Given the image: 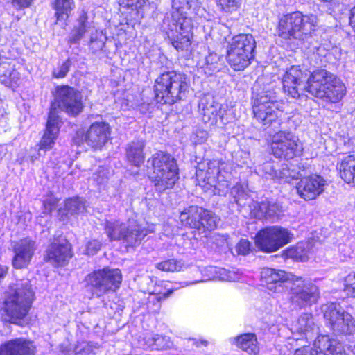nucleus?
Returning a JSON list of instances; mask_svg holds the SVG:
<instances>
[{"mask_svg":"<svg viewBox=\"0 0 355 355\" xmlns=\"http://www.w3.org/2000/svg\"><path fill=\"white\" fill-rule=\"evenodd\" d=\"M173 12L164 19V31L171 44L178 51L187 50L191 46L193 24L191 14L202 17L205 10L198 0H173Z\"/></svg>","mask_w":355,"mask_h":355,"instance_id":"obj_1","label":"nucleus"},{"mask_svg":"<svg viewBox=\"0 0 355 355\" xmlns=\"http://www.w3.org/2000/svg\"><path fill=\"white\" fill-rule=\"evenodd\" d=\"M34 299V292L28 279L17 281L10 286L5 300L4 311L8 321L22 325Z\"/></svg>","mask_w":355,"mask_h":355,"instance_id":"obj_2","label":"nucleus"},{"mask_svg":"<svg viewBox=\"0 0 355 355\" xmlns=\"http://www.w3.org/2000/svg\"><path fill=\"white\" fill-rule=\"evenodd\" d=\"M148 163L153 167L150 178L157 191L162 192L173 187L179 179V168L172 155L159 151L153 154Z\"/></svg>","mask_w":355,"mask_h":355,"instance_id":"obj_3","label":"nucleus"},{"mask_svg":"<svg viewBox=\"0 0 355 355\" xmlns=\"http://www.w3.org/2000/svg\"><path fill=\"white\" fill-rule=\"evenodd\" d=\"M318 18L313 14L304 15L294 12L282 16L277 26L278 35L284 40H304L311 36L318 26Z\"/></svg>","mask_w":355,"mask_h":355,"instance_id":"obj_4","label":"nucleus"},{"mask_svg":"<svg viewBox=\"0 0 355 355\" xmlns=\"http://www.w3.org/2000/svg\"><path fill=\"white\" fill-rule=\"evenodd\" d=\"M122 274L119 269L105 267L92 271L85 277V288L92 297L100 298L116 293L120 288Z\"/></svg>","mask_w":355,"mask_h":355,"instance_id":"obj_5","label":"nucleus"},{"mask_svg":"<svg viewBox=\"0 0 355 355\" xmlns=\"http://www.w3.org/2000/svg\"><path fill=\"white\" fill-rule=\"evenodd\" d=\"M152 231L143 227L133 218H130L125 223L119 220H107L105 225V232L110 241H122L126 247L139 245Z\"/></svg>","mask_w":355,"mask_h":355,"instance_id":"obj_6","label":"nucleus"},{"mask_svg":"<svg viewBox=\"0 0 355 355\" xmlns=\"http://www.w3.org/2000/svg\"><path fill=\"white\" fill-rule=\"evenodd\" d=\"M230 164L217 159L207 164V169L203 177V172L197 171L198 181L202 179V187L205 189H211L214 194L225 196L228 191L229 180L231 178Z\"/></svg>","mask_w":355,"mask_h":355,"instance_id":"obj_7","label":"nucleus"},{"mask_svg":"<svg viewBox=\"0 0 355 355\" xmlns=\"http://www.w3.org/2000/svg\"><path fill=\"white\" fill-rule=\"evenodd\" d=\"M255 47V40L250 34H239L233 37L227 47L228 63L234 70L244 69L254 58Z\"/></svg>","mask_w":355,"mask_h":355,"instance_id":"obj_8","label":"nucleus"},{"mask_svg":"<svg viewBox=\"0 0 355 355\" xmlns=\"http://www.w3.org/2000/svg\"><path fill=\"white\" fill-rule=\"evenodd\" d=\"M273 90L262 91L252 96V109L254 117L263 125L276 122L283 112L284 103L272 96Z\"/></svg>","mask_w":355,"mask_h":355,"instance_id":"obj_9","label":"nucleus"},{"mask_svg":"<svg viewBox=\"0 0 355 355\" xmlns=\"http://www.w3.org/2000/svg\"><path fill=\"white\" fill-rule=\"evenodd\" d=\"M326 324L335 334L352 335L355 332V320L339 304L328 303L322 306Z\"/></svg>","mask_w":355,"mask_h":355,"instance_id":"obj_10","label":"nucleus"},{"mask_svg":"<svg viewBox=\"0 0 355 355\" xmlns=\"http://www.w3.org/2000/svg\"><path fill=\"white\" fill-rule=\"evenodd\" d=\"M293 238V233L288 229L273 225L258 232L255 236V243L261 251L271 253L291 242Z\"/></svg>","mask_w":355,"mask_h":355,"instance_id":"obj_11","label":"nucleus"},{"mask_svg":"<svg viewBox=\"0 0 355 355\" xmlns=\"http://www.w3.org/2000/svg\"><path fill=\"white\" fill-rule=\"evenodd\" d=\"M180 220L183 225L200 232L216 229L220 218L211 211L202 207L191 205L180 213Z\"/></svg>","mask_w":355,"mask_h":355,"instance_id":"obj_12","label":"nucleus"},{"mask_svg":"<svg viewBox=\"0 0 355 355\" xmlns=\"http://www.w3.org/2000/svg\"><path fill=\"white\" fill-rule=\"evenodd\" d=\"M271 150L275 157L289 160L300 156L303 146L295 133L289 130H280L272 137Z\"/></svg>","mask_w":355,"mask_h":355,"instance_id":"obj_13","label":"nucleus"},{"mask_svg":"<svg viewBox=\"0 0 355 355\" xmlns=\"http://www.w3.org/2000/svg\"><path fill=\"white\" fill-rule=\"evenodd\" d=\"M288 289L292 303L300 308L315 304L320 295L318 287L310 279L302 277L294 276Z\"/></svg>","mask_w":355,"mask_h":355,"instance_id":"obj_14","label":"nucleus"},{"mask_svg":"<svg viewBox=\"0 0 355 355\" xmlns=\"http://www.w3.org/2000/svg\"><path fill=\"white\" fill-rule=\"evenodd\" d=\"M293 355H346L343 344L329 335H318L312 347L303 346L297 349Z\"/></svg>","mask_w":355,"mask_h":355,"instance_id":"obj_15","label":"nucleus"},{"mask_svg":"<svg viewBox=\"0 0 355 355\" xmlns=\"http://www.w3.org/2000/svg\"><path fill=\"white\" fill-rule=\"evenodd\" d=\"M53 96L54 98L49 112H53L58 115V110H60L76 116L82 111V95L79 90H55Z\"/></svg>","mask_w":355,"mask_h":355,"instance_id":"obj_16","label":"nucleus"},{"mask_svg":"<svg viewBox=\"0 0 355 355\" xmlns=\"http://www.w3.org/2000/svg\"><path fill=\"white\" fill-rule=\"evenodd\" d=\"M293 277L294 275L284 270L271 268H263L261 271V281L272 293H286Z\"/></svg>","mask_w":355,"mask_h":355,"instance_id":"obj_17","label":"nucleus"},{"mask_svg":"<svg viewBox=\"0 0 355 355\" xmlns=\"http://www.w3.org/2000/svg\"><path fill=\"white\" fill-rule=\"evenodd\" d=\"M35 241L27 237L12 243L13 257L12 264L15 269L27 268L35 254Z\"/></svg>","mask_w":355,"mask_h":355,"instance_id":"obj_18","label":"nucleus"},{"mask_svg":"<svg viewBox=\"0 0 355 355\" xmlns=\"http://www.w3.org/2000/svg\"><path fill=\"white\" fill-rule=\"evenodd\" d=\"M72 257L70 243L64 239H55L46 250L44 260L54 266L66 265Z\"/></svg>","mask_w":355,"mask_h":355,"instance_id":"obj_19","label":"nucleus"},{"mask_svg":"<svg viewBox=\"0 0 355 355\" xmlns=\"http://www.w3.org/2000/svg\"><path fill=\"white\" fill-rule=\"evenodd\" d=\"M111 128L105 122L93 123L83 135V141L94 149H101L110 139Z\"/></svg>","mask_w":355,"mask_h":355,"instance_id":"obj_20","label":"nucleus"},{"mask_svg":"<svg viewBox=\"0 0 355 355\" xmlns=\"http://www.w3.org/2000/svg\"><path fill=\"white\" fill-rule=\"evenodd\" d=\"M325 182V180L318 175L302 178L296 185L297 193L304 200L315 199L323 192Z\"/></svg>","mask_w":355,"mask_h":355,"instance_id":"obj_21","label":"nucleus"},{"mask_svg":"<svg viewBox=\"0 0 355 355\" xmlns=\"http://www.w3.org/2000/svg\"><path fill=\"white\" fill-rule=\"evenodd\" d=\"M250 207L253 217L272 223L277 221L283 212L282 207L277 202L267 198L261 202H254Z\"/></svg>","mask_w":355,"mask_h":355,"instance_id":"obj_22","label":"nucleus"},{"mask_svg":"<svg viewBox=\"0 0 355 355\" xmlns=\"http://www.w3.org/2000/svg\"><path fill=\"white\" fill-rule=\"evenodd\" d=\"M254 173L266 180H272L274 182H288L295 177V175L292 174L287 164H282L281 168L277 171L275 169L274 164L270 162L256 166Z\"/></svg>","mask_w":355,"mask_h":355,"instance_id":"obj_23","label":"nucleus"},{"mask_svg":"<svg viewBox=\"0 0 355 355\" xmlns=\"http://www.w3.org/2000/svg\"><path fill=\"white\" fill-rule=\"evenodd\" d=\"M61 119L53 112H49L46 129L39 143V150H49L53 148L61 126Z\"/></svg>","mask_w":355,"mask_h":355,"instance_id":"obj_24","label":"nucleus"},{"mask_svg":"<svg viewBox=\"0 0 355 355\" xmlns=\"http://www.w3.org/2000/svg\"><path fill=\"white\" fill-rule=\"evenodd\" d=\"M33 343L23 338L8 340L0 345V355H35Z\"/></svg>","mask_w":355,"mask_h":355,"instance_id":"obj_25","label":"nucleus"},{"mask_svg":"<svg viewBox=\"0 0 355 355\" xmlns=\"http://www.w3.org/2000/svg\"><path fill=\"white\" fill-rule=\"evenodd\" d=\"M308 84L313 89H320L321 87H324V89H335L343 86L340 78L324 69L313 72L308 80Z\"/></svg>","mask_w":355,"mask_h":355,"instance_id":"obj_26","label":"nucleus"},{"mask_svg":"<svg viewBox=\"0 0 355 355\" xmlns=\"http://www.w3.org/2000/svg\"><path fill=\"white\" fill-rule=\"evenodd\" d=\"M294 334H298L300 338H305L306 340L312 339L319 331L318 326L313 322V318L311 313L302 314L296 324L294 325ZM296 340L300 338H296Z\"/></svg>","mask_w":355,"mask_h":355,"instance_id":"obj_27","label":"nucleus"},{"mask_svg":"<svg viewBox=\"0 0 355 355\" xmlns=\"http://www.w3.org/2000/svg\"><path fill=\"white\" fill-rule=\"evenodd\" d=\"M155 87L157 89H184L188 87L187 78L182 73L168 71L156 79Z\"/></svg>","mask_w":355,"mask_h":355,"instance_id":"obj_28","label":"nucleus"},{"mask_svg":"<svg viewBox=\"0 0 355 355\" xmlns=\"http://www.w3.org/2000/svg\"><path fill=\"white\" fill-rule=\"evenodd\" d=\"M139 347L143 349H166L169 348L172 343L167 336L146 333L142 339L139 340Z\"/></svg>","mask_w":355,"mask_h":355,"instance_id":"obj_29","label":"nucleus"},{"mask_svg":"<svg viewBox=\"0 0 355 355\" xmlns=\"http://www.w3.org/2000/svg\"><path fill=\"white\" fill-rule=\"evenodd\" d=\"M231 343L250 355H256L259 352L257 336L252 333L243 334L230 339Z\"/></svg>","mask_w":355,"mask_h":355,"instance_id":"obj_30","label":"nucleus"},{"mask_svg":"<svg viewBox=\"0 0 355 355\" xmlns=\"http://www.w3.org/2000/svg\"><path fill=\"white\" fill-rule=\"evenodd\" d=\"M337 167L340 178L346 183L355 186V154L344 157Z\"/></svg>","mask_w":355,"mask_h":355,"instance_id":"obj_31","label":"nucleus"},{"mask_svg":"<svg viewBox=\"0 0 355 355\" xmlns=\"http://www.w3.org/2000/svg\"><path fill=\"white\" fill-rule=\"evenodd\" d=\"M145 142L144 140L132 141L126 146V157L130 163L136 166H139L144 161V148Z\"/></svg>","mask_w":355,"mask_h":355,"instance_id":"obj_32","label":"nucleus"},{"mask_svg":"<svg viewBox=\"0 0 355 355\" xmlns=\"http://www.w3.org/2000/svg\"><path fill=\"white\" fill-rule=\"evenodd\" d=\"M205 270L211 274V276L209 277V279L238 282L242 277V275L236 269L227 270L224 268L208 266Z\"/></svg>","mask_w":355,"mask_h":355,"instance_id":"obj_33","label":"nucleus"},{"mask_svg":"<svg viewBox=\"0 0 355 355\" xmlns=\"http://www.w3.org/2000/svg\"><path fill=\"white\" fill-rule=\"evenodd\" d=\"M312 245L309 242H300L295 246L288 248L285 254L287 258L305 261L309 259L313 253Z\"/></svg>","mask_w":355,"mask_h":355,"instance_id":"obj_34","label":"nucleus"},{"mask_svg":"<svg viewBox=\"0 0 355 355\" xmlns=\"http://www.w3.org/2000/svg\"><path fill=\"white\" fill-rule=\"evenodd\" d=\"M19 78V73L9 61L0 62V81L7 87H12Z\"/></svg>","mask_w":355,"mask_h":355,"instance_id":"obj_35","label":"nucleus"},{"mask_svg":"<svg viewBox=\"0 0 355 355\" xmlns=\"http://www.w3.org/2000/svg\"><path fill=\"white\" fill-rule=\"evenodd\" d=\"M98 347L97 343L93 342L78 341L72 349L62 350L61 355H95V352Z\"/></svg>","mask_w":355,"mask_h":355,"instance_id":"obj_36","label":"nucleus"},{"mask_svg":"<svg viewBox=\"0 0 355 355\" xmlns=\"http://www.w3.org/2000/svg\"><path fill=\"white\" fill-rule=\"evenodd\" d=\"M302 73L299 66H291L282 78L283 89H296L301 82Z\"/></svg>","mask_w":355,"mask_h":355,"instance_id":"obj_37","label":"nucleus"},{"mask_svg":"<svg viewBox=\"0 0 355 355\" xmlns=\"http://www.w3.org/2000/svg\"><path fill=\"white\" fill-rule=\"evenodd\" d=\"M91 28L92 23L88 21L87 15L82 14L78 19L76 26L71 33L69 41L71 43H77Z\"/></svg>","mask_w":355,"mask_h":355,"instance_id":"obj_38","label":"nucleus"},{"mask_svg":"<svg viewBox=\"0 0 355 355\" xmlns=\"http://www.w3.org/2000/svg\"><path fill=\"white\" fill-rule=\"evenodd\" d=\"M53 8L55 10L57 20H66L74 8L73 0H53Z\"/></svg>","mask_w":355,"mask_h":355,"instance_id":"obj_39","label":"nucleus"},{"mask_svg":"<svg viewBox=\"0 0 355 355\" xmlns=\"http://www.w3.org/2000/svg\"><path fill=\"white\" fill-rule=\"evenodd\" d=\"M317 98L322 99L327 103H337L340 101L345 93L344 90H306Z\"/></svg>","mask_w":355,"mask_h":355,"instance_id":"obj_40","label":"nucleus"},{"mask_svg":"<svg viewBox=\"0 0 355 355\" xmlns=\"http://www.w3.org/2000/svg\"><path fill=\"white\" fill-rule=\"evenodd\" d=\"M182 90H154V96L160 104H173L180 98Z\"/></svg>","mask_w":355,"mask_h":355,"instance_id":"obj_41","label":"nucleus"},{"mask_svg":"<svg viewBox=\"0 0 355 355\" xmlns=\"http://www.w3.org/2000/svg\"><path fill=\"white\" fill-rule=\"evenodd\" d=\"M85 209L84 200L79 197L68 199L65 201L63 214L71 216L83 213Z\"/></svg>","mask_w":355,"mask_h":355,"instance_id":"obj_42","label":"nucleus"},{"mask_svg":"<svg viewBox=\"0 0 355 355\" xmlns=\"http://www.w3.org/2000/svg\"><path fill=\"white\" fill-rule=\"evenodd\" d=\"M189 264L182 260H177L174 259H168L159 262L157 264V269L166 272H180L184 270L189 268Z\"/></svg>","mask_w":355,"mask_h":355,"instance_id":"obj_43","label":"nucleus"},{"mask_svg":"<svg viewBox=\"0 0 355 355\" xmlns=\"http://www.w3.org/2000/svg\"><path fill=\"white\" fill-rule=\"evenodd\" d=\"M204 111V116L206 117L207 116L208 119H212L213 121H217V117L218 116L223 123H228L231 119L234 117L232 116L233 112L231 110H229L228 112L230 113H225V110L223 107H220L219 111L216 112L217 110L214 108H209L205 107L203 109Z\"/></svg>","mask_w":355,"mask_h":355,"instance_id":"obj_44","label":"nucleus"},{"mask_svg":"<svg viewBox=\"0 0 355 355\" xmlns=\"http://www.w3.org/2000/svg\"><path fill=\"white\" fill-rule=\"evenodd\" d=\"M219 60L220 57L216 53H209L205 58V63L201 66L204 68L205 73L211 75L214 71H218Z\"/></svg>","mask_w":355,"mask_h":355,"instance_id":"obj_45","label":"nucleus"},{"mask_svg":"<svg viewBox=\"0 0 355 355\" xmlns=\"http://www.w3.org/2000/svg\"><path fill=\"white\" fill-rule=\"evenodd\" d=\"M231 195L233 196L234 201L239 205H245L246 202L244 200H246L248 197V194L245 191L243 186L241 184H236L234 185L230 191Z\"/></svg>","mask_w":355,"mask_h":355,"instance_id":"obj_46","label":"nucleus"},{"mask_svg":"<svg viewBox=\"0 0 355 355\" xmlns=\"http://www.w3.org/2000/svg\"><path fill=\"white\" fill-rule=\"evenodd\" d=\"M107 37L102 31H95L90 37V46L94 51L102 50L105 46Z\"/></svg>","mask_w":355,"mask_h":355,"instance_id":"obj_47","label":"nucleus"},{"mask_svg":"<svg viewBox=\"0 0 355 355\" xmlns=\"http://www.w3.org/2000/svg\"><path fill=\"white\" fill-rule=\"evenodd\" d=\"M218 6L226 12L237 10L242 4V0H217Z\"/></svg>","mask_w":355,"mask_h":355,"instance_id":"obj_48","label":"nucleus"},{"mask_svg":"<svg viewBox=\"0 0 355 355\" xmlns=\"http://www.w3.org/2000/svg\"><path fill=\"white\" fill-rule=\"evenodd\" d=\"M343 291L348 297H355V272L349 273L345 278Z\"/></svg>","mask_w":355,"mask_h":355,"instance_id":"obj_49","label":"nucleus"},{"mask_svg":"<svg viewBox=\"0 0 355 355\" xmlns=\"http://www.w3.org/2000/svg\"><path fill=\"white\" fill-rule=\"evenodd\" d=\"M110 172L105 166H99L98 170L93 174L92 179L97 184L101 185L109 179Z\"/></svg>","mask_w":355,"mask_h":355,"instance_id":"obj_50","label":"nucleus"},{"mask_svg":"<svg viewBox=\"0 0 355 355\" xmlns=\"http://www.w3.org/2000/svg\"><path fill=\"white\" fill-rule=\"evenodd\" d=\"M71 67V61L69 59L65 60L61 65L55 68L53 71L55 78H61L66 76Z\"/></svg>","mask_w":355,"mask_h":355,"instance_id":"obj_51","label":"nucleus"},{"mask_svg":"<svg viewBox=\"0 0 355 355\" xmlns=\"http://www.w3.org/2000/svg\"><path fill=\"white\" fill-rule=\"evenodd\" d=\"M251 250V243L247 240L242 239L236 245V251L238 254L246 255Z\"/></svg>","mask_w":355,"mask_h":355,"instance_id":"obj_52","label":"nucleus"},{"mask_svg":"<svg viewBox=\"0 0 355 355\" xmlns=\"http://www.w3.org/2000/svg\"><path fill=\"white\" fill-rule=\"evenodd\" d=\"M204 282L203 279H198L194 281H182V282H175L173 284V287L171 290L167 291V294H171L173 291L184 288L189 286L194 285L200 282Z\"/></svg>","mask_w":355,"mask_h":355,"instance_id":"obj_53","label":"nucleus"},{"mask_svg":"<svg viewBox=\"0 0 355 355\" xmlns=\"http://www.w3.org/2000/svg\"><path fill=\"white\" fill-rule=\"evenodd\" d=\"M101 246L97 240H92L87 242L85 248V253L88 255H94L98 252Z\"/></svg>","mask_w":355,"mask_h":355,"instance_id":"obj_54","label":"nucleus"},{"mask_svg":"<svg viewBox=\"0 0 355 355\" xmlns=\"http://www.w3.org/2000/svg\"><path fill=\"white\" fill-rule=\"evenodd\" d=\"M208 342L202 338H189L186 339L185 344L187 347L195 346L196 347H199L200 346H207Z\"/></svg>","mask_w":355,"mask_h":355,"instance_id":"obj_55","label":"nucleus"},{"mask_svg":"<svg viewBox=\"0 0 355 355\" xmlns=\"http://www.w3.org/2000/svg\"><path fill=\"white\" fill-rule=\"evenodd\" d=\"M34 0H12V6L17 10L28 8Z\"/></svg>","mask_w":355,"mask_h":355,"instance_id":"obj_56","label":"nucleus"},{"mask_svg":"<svg viewBox=\"0 0 355 355\" xmlns=\"http://www.w3.org/2000/svg\"><path fill=\"white\" fill-rule=\"evenodd\" d=\"M8 272V267L0 264V282L6 277Z\"/></svg>","mask_w":355,"mask_h":355,"instance_id":"obj_57","label":"nucleus"},{"mask_svg":"<svg viewBox=\"0 0 355 355\" xmlns=\"http://www.w3.org/2000/svg\"><path fill=\"white\" fill-rule=\"evenodd\" d=\"M131 2L128 5L135 6V8H140L146 2V0H130Z\"/></svg>","mask_w":355,"mask_h":355,"instance_id":"obj_58","label":"nucleus"},{"mask_svg":"<svg viewBox=\"0 0 355 355\" xmlns=\"http://www.w3.org/2000/svg\"><path fill=\"white\" fill-rule=\"evenodd\" d=\"M349 23L355 31V6L351 10Z\"/></svg>","mask_w":355,"mask_h":355,"instance_id":"obj_59","label":"nucleus"},{"mask_svg":"<svg viewBox=\"0 0 355 355\" xmlns=\"http://www.w3.org/2000/svg\"><path fill=\"white\" fill-rule=\"evenodd\" d=\"M285 94L286 92L293 97V98H297L300 96V93L298 92V90H282Z\"/></svg>","mask_w":355,"mask_h":355,"instance_id":"obj_60","label":"nucleus"},{"mask_svg":"<svg viewBox=\"0 0 355 355\" xmlns=\"http://www.w3.org/2000/svg\"><path fill=\"white\" fill-rule=\"evenodd\" d=\"M200 133L202 134V136L200 137V139H199L198 141V142H199V143L203 142L205 141L206 135H207V133L205 132H200Z\"/></svg>","mask_w":355,"mask_h":355,"instance_id":"obj_61","label":"nucleus"},{"mask_svg":"<svg viewBox=\"0 0 355 355\" xmlns=\"http://www.w3.org/2000/svg\"><path fill=\"white\" fill-rule=\"evenodd\" d=\"M192 271L196 272V273H198L199 272V269L196 266H193V268H192Z\"/></svg>","mask_w":355,"mask_h":355,"instance_id":"obj_62","label":"nucleus"},{"mask_svg":"<svg viewBox=\"0 0 355 355\" xmlns=\"http://www.w3.org/2000/svg\"><path fill=\"white\" fill-rule=\"evenodd\" d=\"M57 89H71V88L68 87V86H63V87H58Z\"/></svg>","mask_w":355,"mask_h":355,"instance_id":"obj_63","label":"nucleus"},{"mask_svg":"<svg viewBox=\"0 0 355 355\" xmlns=\"http://www.w3.org/2000/svg\"><path fill=\"white\" fill-rule=\"evenodd\" d=\"M150 297L154 300V299H157V297L155 295H150Z\"/></svg>","mask_w":355,"mask_h":355,"instance_id":"obj_64","label":"nucleus"}]
</instances>
